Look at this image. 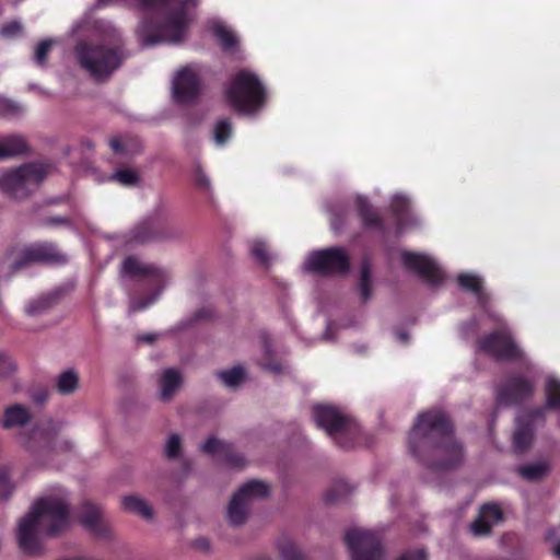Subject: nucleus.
Masks as SVG:
<instances>
[{"mask_svg":"<svg viewBox=\"0 0 560 560\" xmlns=\"http://www.w3.org/2000/svg\"><path fill=\"white\" fill-rule=\"evenodd\" d=\"M408 444L410 453L434 471L456 468L464 460L463 445L455 439L453 425L441 410L419 415Z\"/></svg>","mask_w":560,"mask_h":560,"instance_id":"1","label":"nucleus"},{"mask_svg":"<svg viewBox=\"0 0 560 560\" xmlns=\"http://www.w3.org/2000/svg\"><path fill=\"white\" fill-rule=\"evenodd\" d=\"M122 2L135 3L141 11L154 13L163 20L161 24L143 20L137 30L143 46H153L183 42L189 24L187 7H197L200 0H96V5L108 7Z\"/></svg>","mask_w":560,"mask_h":560,"instance_id":"2","label":"nucleus"},{"mask_svg":"<svg viewBox=\"0 0 560 560\" xmlns=\"http://www.w3.org/2000/svg\"><path fill=\"white\" fill-rule=\"evenodd\" d=\"M42 524L46 525L47 534L58 535L70 526V502L68 492L59 487H52L49 493L39 498L31 511L19 523L18 542L20 549L28 556L39 555L43 550L38 539Z\"/></svg>","mask_w":560,"mask_h":560,"instance_id":"3","label":"nucleus"},{"mask_svg":"<svg viewBox=\"0 0 560 560\" xmlns=\"http://www.w3.org/2000/svg\"><path fill=\"white\" fill-rule=\"evenodd\" d=\"M79 67L97 82L107 81L128 58L121 33L110 23H102L98 43L80 40L74 47Z\"/></svg>","mask_w":560,"mask_h":560,"instance_id":"4","label":"nucleus"},{"mask_svg":"<svg viewBox=\"0 0 560 560\" xmlns=\"http://www.w3.org/2000/svg\"><path fill=\"white\" fill-rule=\"evenodd\" d=\"M226 100L240 113L253 114L266 101V91L258 77L247 70L237 72L226 89Z\"/></svg>","mask_w":560,"mask_h":560,"instance_id":"5","label":"nucleus"},{"mask_svg":"<svg viewBox=\"0 0 560 560\" xmlns=\"http://www.w3.org/2000/svg\"><path fill=\"white\" fill-rule=\"evenodd\" d=\"M313 417L317 427L342 448L354 446L360 434L358 423L347 413L335 406L317 405L313 408Z\"/></svg>","mask_w":560,"mask_h":560,"instance_id":"6","label":"nucleus"},{"mask_svg":"<svg viewBox=\"0 0 560 560\" xmlns=\"http://www.w3.org/2000/svg\"><path fill=\"white\" fill-rule=\"evenodd\" d=\"M48 172L40 163H27L0 175V191L14 199H24L34 192Z\"/></svg>","mask_w":560,"mask_h":560,"instance_id":"7","label":"nucleus"},{"mask_svg":"<svg viewBox=\"0 0 560 560\" xmlns=\"http://www.w3.org/2000/svg\"><path fill=\"white\" fill-rule=\"evenodd\" d=\"M5 258L11 260L12 272L20 271L31 264L63 265L67 256L59 252L54 243L38 242L22 248L12 247L8 250Z\"/></svg>","mask_w":560,"mask_h":560,"instance_id":"8","label":"nucleus"},{"mask_svg":"<svg viewBox=\"0 0 560 560\" xmlns=\"http://www.w3.org/2000/svg\"><path fill=\"white\" fill-rule=\"evenodd\" d=\"M121 271L128 277H144L150 278L151 284L156 287L155 293L151 294L144 300L133 301L130 304L129 313H136L144 311L151 304H153L162 290L168 283L171 276L170 272L154 264L142 262L136 257H127L122 261Z\"/></svg>","mask_w":560,"mask_h":560,"instance_id":"9","label":"nucleus"},{"mask_svg":"<svg viewBox=\"0 0 560 560\" xmlns=\"http://www.w3.org/2000/svg\"><path fill=\"white\" fill-rule=\"evenodd\" d=\"M349 267V257L341 247L314 250L304 262L305 270L320 276L346 275Z\"/></svg>","mask_w":560,"mask_h":560,"instance_id":"10","label":"nucleus"},{"mask_svg":"<svg viewBox=\"0 0 560 560\" xmlns=\"http://www.w3.org/2000/svg\"><path fill=\"white\" fill-rule=\"evenodd\" d=\"M269 486L260 480H250L244 483L232 497L228 506V520L233 526L242 525L249 511L250 503L256 499L269 495Z\"/></svg>","mask_w":560,"mask_h":560,"instance_id":"11","label":"nucleus"},{"mask_svg":"<svg viewBox=\"0 0 560 560\" xmlns=\"http://www.w3.org/2000/svg\"><path fill=\"white\" fill-rule=\"evenodd\" d=\"M345 541L351 552V560H382L384 550L380 537L362 528H350Z\"/></svg>","mask_w":560,"mask_h":560,"instance_id":"12","label":"nucleus"},{"mask_svg":"<svg viewBox=\"0 0 560 560\" xmlns=\"http://www.w3.org/2000/svg\"><path fill=\"white\" fill-rule=\"evenodd\" d=\"M478 350L503 361H523L525 358L522 349L506 329L491 332L481 338L478 341Z\"/></svg>","mask_w":560,"mask_h":560,"instance_id":"13","label":"nucleus"},{"mask_svg":"<svg viewBox=\"0 0 560 560\" xmlns=\"http://www.w3.org/2000/svg\"><path fill=\"white\" fill-rule=\"evenodd\" d=\"M173 97L180 104H192L200 95L201 80L197 66L183 67L173 80Z\"/></svg>","mask_w":560,"mask_h":560,"instance_id":"14","label":"nucleus"},{"mask_svg":"<svg viewBox=\"0 0 560 560\" xmlns=\"http://www.w3.org/2000/svg\"><path fill=\"white\" fill-rule=\"evenodd\" d=\"M545 422L542 409L522 411L516 418V429L513 434V448L516 453L525 452L534 440V432L537 425Z\"/></svg>","mask_w":560,"mask_h":560,"instance_id":"15","label":"nucleus"},{"mask_svg":"<svg viewBox=\"0 0 560 560\" xmlns=\"http://www.w3.org/2000/svg\"><path fill=\"white\" fill-rule=\"evenodd\" d=\"M401 260L407 269L418 273L428 284L436 287L443 283L444 272L430 256L405 250Z\"/></svg>","mask_w":560,"mask_h":560,"instance_id":"16","label":"nucleus"},{"mask_svg":"<svg viewBox=\"0 0 560 560\" xmlns=\"http://www.w3.org/2000/svg\"><path fill=\"white\" fill-rule=\"evenodd\" d=\"M77 517L79 523L93 535L100 538L109 537L112 528L100 505L91 501H83L80 504Z\"/></svg>","mask_w":560,"mask_h":560,"instance_id":"17","label":"nucleus"},{"mask_svg":"<svg viewBox=\"0 0 560 560\" xmlns=\"http://www.w3.org/2000/svg\"><path fill=\"white\" fill-rule=\"evenodd\" d=\"M535 389V384L524 377H512L498 392L497 400L500 405L517 404L529 398Z\"/></svg>","mask_w":560,"mask_h":560,"instance_id":"18","label":"nucleus"},{"mask_svg":"<svg viewBox=\"0 0 560 560\" xmlns=\"http://www.w3.org/2000/svg\"><path fill=\"white\" fill-rule=\"evenodd\" d=\"M165 237L166 228L164 223L158 217H150L130 230L128 234V243L147 244Z\"/></svg>","mask_w":560,"mask_h":560,"instance_id":"19","label":"nucleus"},{"mask_svg":"<svg viewBox=\"0 0 560 560\" xmlns=\"http://www.w3.org/2000/svg\"><path fill=\"white\" fill-rule=\"evenodd\" d=\"M33 439L39 440L45 448L52 452L70 451L72 447L69 440L58 436V429L56 428L37 430L34 432Z\"/></svg>","mask_w":560,"mask_h":560,"instance_id":"20","label":"nucleus"},{"mask_svg":"<svg viewBox=\"0 0 560 560\" xmlns=\"http://www.w3.org/2000/svg\"><path fill=\"white\" fill-rule=\"evenodd\" d=\"M457 282L462 289L474 293L478 303L482 307H486L489 301V295L483 291V281L479 276L475 273L463 272L458 275Z\"/></svg>","mask_w":560,"mask_h":560,"instance_id":"21","label":"nucleus"},{"mask_svg":"<svg viewBox=\"0 0 560 560\" xmlns=\"http://www.w3.org/2000/svg\"><path fill=\"white\" fill-rule=\"evenodd\" d=\"M160 398L168 401L182 384L180 373L175 369H166L160 378Z\"/></svg>","mask_w":560,"mask_h":560,"instance_id":"22","label":"nucleus"},{"mask_svg":"<svg viewBox=\"0 0 560 560\" xmlns=\"http://www.w3.org/2000/svg\"><path fill=\"white\" fill-rule=\"evenodd\" d=\"M27 151L25 139L19 135L7 136L0 140V161L23 154Z\"/></svg>","mask_w":560,"mask_h":560,"instance_id":"23","label":"nucleus"},{"mask_svg":"<svg viewBox=\"0 0 560 560\" xmlns=\"http://www.w3.org/2000/svg\"><path fill=\"white\" fill-rule=\"evenodd\" d=\"M210 30L224 50L232 51L237 46L236 35L223 22L212 21Z\"/></svg>","mask_w":560,"mask_h":560,"instance_id":"24","label":"nucleus"},{"mask_svg":"<svg viewBox=\"0 0 560 560\" xmlns=\"http://www.w3.org/2000/svg\"><path fill=\"white\" fill-rule=\"evenodd\" d=\"M358 212L361 217L362 224L368 229H381L382 220L372 209L366 198L359 196L355 200Z\"/></svg>","mask_w":560,"mask_h":560,"instance_id":"25","label":"nucleus"},{"mask_svg":"<svg viewBox=\"0 0 560 560\" xmlns=\"http://www.w3.org/2000/svg\"><path fill=\"white\" fill-rule=\"evenodd\" d=\"M31 420L30 410L22 405H14L9 407L4 412L3 427H23Z\"/></svg>","mask_w":560,"mask_h":560,"instance_id":"26","label":"nucleus"},{"mask_svg":"<svg viewBox=\"0 0 560 560\" xmlns=\"http://www.w3.org/2000/svg\"><path fill=\"white\" fill-rule=\"evenodd\" d=\"M550 469L547 462L541 460L538 463H530L520 465L515 468V471L525 480L537 481L540 480Z\"/></svg>","mask_w":560,"mask_h":560,"instance_id":"27","label":"nucleus"},{"mask_svg":"<svg viewBox=\"0 0 560 560\" xmlns=\"http://www.w3.org/2000/svg\"><path fill=\"white\" fill-rule=\"evenodd\" d=\"M122 506L126 511L140 515L143 518L151 520L153 510L142 498L137 495H127L122 498Z\"/></svg>","mask_w":560,"mask_h":560,"instance_id":"28","label":"nucleus"},{"mask_svg":"<svg viewBox=\"0 0 560 560\" xmlns=\"http://www.w3.org/2000/svg\"><path fill=\"white\" fill-rule=\"evenodd\" d=\"M57 389L62 395H70L79 386V375L73 369L61 372L56 382Z\"/></svg>","mask_w":560,"mask_h":560,"instance_id":"29","label":"nucleus"},{"mask_svg":"<svg viewBox=\"0 0 560 560\" xmlns=\"http://www.w3.org/2000/svg\"><path fill=\"white\" fill-rule=\"evenodd\" d=\"M546 407L549 409L560 408V381L555 376H548L545 385Z\"/></svg>","mask_w":560,"mask_h":560,"instance_id":"30","label":"nucleus"},{"mask_svg":"<svg viewBox=\"0 0 560 560\" xmlns=\"http://www.w3.org/2000/svg\"><path fill=\"white\" fill-rule=\"evenodd\" d=\"M108 179L116 182L125 187H132L138 185L140 182V176L135 170L118 168L108 177Z\"/></svg>","mask_w":560,"mask_h":560,"instance_id":"31","label":"nucleus"},{"mask_svg":"<svg viewBox=\"0 0 560 560\" xmlns=\"http://www.w3.org/2000/svg\"><path fill=\"white\" fill-rule=\"evenodd\" d=\"M55 295L40 296L37 300L31 301L26 305L25 312L30 316H37L48 311L55 304Z\"/></svg>","mask_w":560,"mask_h":560,"instance_id":"32","label":"nucleus"},{"mask_svg":"<svg viewBox=\"0 0 560 560\" xmlns=\"http://www.w3.org/2000/svg\"><path fill=\"white\" fill-rule=\"evenodd\" d=\"M218 377L229 387L240 385L245 378V370L242 366H234L226 371L218 372Z\"/></svg>","mask_w":560,"mask_h":560,"instance_id":"33","label":"nucleus"},{"mask_svg":"<svg viewBox=\"0 0 560 560\" xmlns=\"http://www.w3.org/2000/svg\"><path fill=\"white\" fill-rule=\"evenodd\" d=\"M360 294L363 302H366L372 295V281L370 265L364 261L361 266Z\"/></svg>","mask_w":560,"mask_h":560,"instance_id":"34","label":"nucleus"},{"mask_svg":"<svg viewBox=\"0 0 560 560\" xmlns=\"http://www.w3.org/2000/svg\"><path fill=\"white\" fill-rule=\"evenodd\" d=\"M232 136V124L229 119H221L213 130V139L218 145H223Z\"/></svg>","mask_w":560,"mask_h":560,"instance_id":"35","label":"nucleus"},{"mask_svg":"<svg viewBox=\"0 0 560 560\" xmlns=\"http://www.w3.org/2000/svg\"><path fill=\"white\" fill-rule=\"evenodd\" d=\"M252 256L261 265L268 266L270 262V255L266 244L262 241L255 240L249 245Z\"/></svg>","mask_w":560,"mask_h":560,"instance_id":"36","label":"nucleus"},{"mask_svg":"<svg viewBox=\"0 0 560 560\" xmlns=\"http://www.w3.org/2000/svg\"><path fill=\"white\" fill-rule=\"evenodd\" d=\"M390 207L397 220L401 223L409 210V199L404 195H395Z\"/></svg>","mask_w":560,"mask_h":560,"instance_id":"37","label":"nucleus"},{"mask_svg":"<svg viewBox=\"0 0 560 560\" xmlns=\"http://www.w3.org/2000/svg\"><path fill=\"white\" fill-rule=\"evenodd\" d=\"M279 550L283 560H304L299 548L290 540L279 542Z\"/></svg>","mask_w":560,"mask_h":560,"instance_id":"38","label":"nucleus"},{"mask_svg":"<svg viewBox=\"0 0 560 560\" xmlns=\"http://www.w3.org/2000/svg\"><path fill=\"white\" fill-rule=\"evenodd\" d=\"M479 515L482 516L485 520L491 522L493 526L494 524H498L502 520V510L498 504L488 503L482 505Z\"/></svg>","mask_w":560,"mask_h":560,"instance_id":"39","label":"nucleus"},{"mask_svg":"<svg viewBox=\"0 0 560 560\" xmlns=\"http://www.w3.org/2000/svg\"><path fill=\"white\" fill-rule=\"evenodd\" d=\"M51 46H52L51 39L42 40L37 45V47L35 49V54H34V60L38 66L43 67L46 65L47 57L51 50Z\"/></svg>","mask_w":560,"mask_h":560,"instance_id":"40","label":"nucleus"},{"mask_svg":"<svg viewBox=\"0 0 560 560\" xmlns=\"http://www.w3.org/2000/svg\"><path fill=\"white\" fill-rule=\"evenodd\" d=\"M229 444H225L221 441H219L215 438H210L206 441V443L202 444L201 450L202 452L211 455L215 454H224V452L228 450Z\"/></svg>","mask_w":560,"mask_h":560,"instance_id":"41","label":"nucleus"},{"mask_svg":"<svg viewBox=\"0 0 560 560\" xmlns=\"http://www.w3.org/2000/svg\"><path fill=\"white\" fill-rule=\"evenodd\" d=\"M491 528L492 523L480 515L470 524V529L475 536H487L491 533Z\"/></svg>","mask_w":560,"mask_h":560,"instance_id":"42","label":"nucleus"},{"mask_svg":"<svg viewBox=\"0 0 560 560\" xmlns=\"http://www.w3.org/2000/svg\"><path fill=\"white\" fill-rule=\"evenodd\" d=\"M180 447L179 435L172 434L164 446L165 456L170 459L176 458L180 453Z\"/></svg>","mask_w":560,"mask_h":560,"instance_id":"43","label":"nucleus"},{"mask_svg":"<svg viewBox=\"0 0 560 560\" xmlns=\"http://www.w3.org/2000/svg\"><path fill=\"white\" fill-rule=\"evenodd\" d=\"M225 463L232 468H243L246 464L245 458L240 454L231 453L230 445L223 454Z\"/></svg>","mask_w":560,"mask_h":560,"instance_id":"44","label":"nucleus"},{"mask_svg":"<svg viewBox=\"0 0 560 560\" xmlns=\"http://www.w3.org/2000/svg\"><path fill=\"white\" fill-rule=\"evenodd\" d=\"M22 30H23L22 24L16 22V21H13V22L4 24L0 28V35L2 37L10 38V37H14V36L19 35V34H21Z\"/></svg>","mask_w":560,"mask_h":560,"instance_id":"45","label":"nucleus"},{"mask_svg":"<svg viewBox=\"0 0 560 560\" xmlns=\"http://www.w3.org/2000/svg\"><path fill=\"white\" fill-rule=\"evenodd\" d=\"M194 182L196 186L205 191L211 189V183L205 172L198 166L194 173Z\"/></svg>","mask_w":560,"mask_h":560,"instance_id":"46","label":"nucleus"},{"mask_svg":"<svg viewBox=\"0 0 560 560\" xmlns=\"http://www.w3.org/2000/svg\"><path fill=\"white\" fill-rule=\"evenodd\" d=\"M12 485L5 470H0V500L8 499L12 492Z\"/></svg>","mask_w":560,"mask_h":560,"instance_id":"47","label":"nucleus"},{"mask_svg":"<svg viewBox=\"0 0 560 560\" xmlns=\"http://www.w3.org/2000/svg\"><path fill=\"white\" fill-rule=\"evenodd\" d=\"M397 560H427V553L423 549H419L415 552H406Z\"/></svg>","mask_w":560,"mask_h":560,"instance_id":"48","label":"nucleus"},{"mask_svg":"<svg viewBox=\"0 0 560 560\" xmlns=\"http://www.w3.org/2000/svg\"><path fill=\"white\" fill-rule=\"evenodd\" d=\"M109 147L115 153H124L127 152L126 145L121 142L119 138H112L109 140Z\"/></svg>","mask_w":560,"mask_h":560,"instance_id":"49","label":"nucleus"},{"mask_svg":"<svg viewBox=\"0 0 560 560\" xmlns=\"http://www.w3.org/2000/svg\"><path fill=\"white\" fill-rule=\"evenodd\" d=\"M69 220L63 217H50L46 220V224L48 225H63L68 224Z\"/></svg>","mask_w":560,"mask_h":560,"instance_id":"50","label":"nucleus"},{"mask_svg":"<svg viewBox=\"0 0 560 560\" xmlns=\"http://www.w3.org/2000/svg\"><path fill=\"white\" fill-rule=\"evenodd\" d=\"M194 545H195V547L197 549H200V550H203V551H208L209 547H210V544H209V541L206 538L197 539Z\"/></svg>","mask_w":560,"mask_h":560,"instance_id":"51","label":"nucleus"},{"mask_svg":"<svg viewBox=\"0 0 560 560\" xmlns=\"http://www.w3.org/2000/svg\"><path fill=\"white\" fill-rule=\"evenodd\" d=\"M156 338H158V335H155V334H144V335L139 336L138 340L147 342V343H152L156 340Z\"/></svg>","mask_w":560,"mask_h":560,"instance_id":"52","label":"nucleus"},{"mask_svg":"<svg viewBox=\"0 0 560 560\" xmlns=\"http://www.w3.org/2000/svg\"><path fill=\"white\" fill-rule=\"evenodd\" d=\"M0 107L5 110H13L16 108V106L12 102L4 98H0Z\"/></svg>","mask_w":560,"mask_h":560,"instance_id":"53","label":"nucleus"},{"mask_svg":"<svg viewBox=\"0 0 560 560\" xmlns=\"http://www.w3.org/2000/svg\"><path fill=\"white\" fill-rule=\"evenodd\" d=\"M323 338L328 341L334 339V337L331 336V325L330 324L327 325L326 330L323 335Z\"/></svg>","mask_w":560,"mask_h":560,"instance_id":"54","label":"nucleus"},{"mask_svg":"<svg viewBox=\"0 0 560 560\" xmlns=\"http://www.w3.org/2000/svg\"><path fill=\"white\" fill-rule=\"evenodd\" d=\"M264 369L272 371L275 373H279L281 371V366L279 364H265Z\"/></svg>","mask_w":560,"mask_h":560,"instance_id":"55","label":"nucleus"},{"mask_svg":"<svg viewBox=\"0 0 560 560\" xmlns=\"http://www.w3.org/2000/svg\"><path fill=\"white\" fill-rule=\"evenodd\" d=\"M331 226L335 231H338L341 228V224L339 223L338 217L336 214H334L331 218Z\"/></svg>","mask_w":560,"mask_h":560,"instance_id":"56","label":"nucleus"},{"mask_svg":"<svg viewBox=\"0 0 560 560\" xmlns=\"http://www.w3.org/2000/svg\"><path fill=\"white\" fill-rule=\"evenodd\" d=\"M326 500H327L328 502H335V501H337V500H338V497L335 494V489H332V490H330V491H328V492H327V494H326Z\"/></svg>","mask_w":560,"mask_h":560,"instance_id":"57","label":"nucleus"},{"mask_svg":"<svg viewBox=\"0 0 560 560\" xmlns=\"http://www.w3.org/2000/svg\"><path fill=\"white\" fill-rule=\"evenodd\" d=\"M46 399H47V393H46V392H42V393H39V394L35 397V401H36V402H38V404L44 402Z\"/></svg>","mask_w":560,"mask_h":560,"instance_id":"58","label":"nucleus"},{"mask_svg":"<svg viewBox=\"0 0 560 560\" xmlns=\"http://www.w3.org/2000/svg\"><path fill=\"white\" fill-rule=\"evenodd\" d=\"M397 338L400 341L406 342L409 339V335L406 331H399L397 332Z\"/></svg>","mask_w":560,"mask_h":560,"instance_id":"59","label":"nucleus"},{"mask_svg":"<svg viewBox=\"0 0 560 560\" xmlns=\"http://www.w3.org/2000/svg\"><path fill=\"white\" fill-rule=\"evenodd\" d=\"M553 553L560 558V542L556 545L555 549H553Z\"/></svg>","mask_w":560,"mask_h":560,"instance_id":"60","label":"nucleus"},{"mask_svg":"<svg viewBox=\"0 0 560 560\" xmlns=\"http://www.w3.org/2000/svg\"><path fill=\"white\" fill-rule=\"evenodd\" d=\"M337 488H342L343 489V488H346V485L345 483H340V485L337 486Z\"/></svg>","mask_w":560,"mask_h":560,"instance_id":"61","label":"nucleus"},{"mask_svg":"<svg viewBox=\"0 0 560 560\" xmlns=\"http://www.w3.org/2000/svg\"><path fill=\"white\" fill-rule=\"evenodd\" d=\"M75 560H82V559H75Z\"/></svg>","mask_w":560,"mask_h":560,"instance_id":"62","label":"nucleus"}]
</instances>
